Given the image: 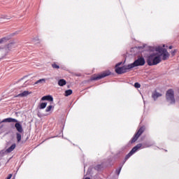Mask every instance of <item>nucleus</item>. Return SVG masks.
<instances>
[{
	"label": "nucleus",
	"mask_w": 179,
	"mask_h": 179,
	"mask_svg": "<svg viewBox=\"0 0 179 179\" xmlns=\"http://www.w3.org/2000/svg\"><path fill=\"white\" fill-rule=\"evenodd\" d=\"M1 122H15V128L17 129V132L16 133L17 142H20L22 141V134L23 132V127L20 122H18L17 120L12 117H8L3 120Z\"/></svg>",
	"instance_id": "nucleus-1"
},
{
	"label": "nucleus",
	"mask_w": 179,
	"mask_h": 179,
	"mask_svg": "<svg viewBox=\"0 0 179 179\" xmlns=\"http://www.w3.org/2000/svg\"><path fill=\"white\" fill-rule=\"evenodd\" d=\"M162 62V57L157 56V53H152L147 57V64L149 66H153V65H157Z\"/></svg>",
	"instance_id": "nucleus-2"
},
{
	"label": "nucleus",
	"mask_w": 179,
	"mask_h": 179,
	"mask_svg": "<svg viewBox=\"0 0 179 179\" xmlns=\"http://www.w3.org/2000/svg\"><path fill=\"white\" fill-rule=\"evenodd\" d=\"M146 62L143 56H138L137 59H136L132 64H129V67L132 69L136 66H143Z\"/></svg>",
	"instance_id": "nucleus-3"
},
{
	"label": "nucleus",
	"mask_w": 179,
	"mask_h": 179,
	"mask_svg": "<svg viewBox=\"0 0 179 179\" xmlns=\"http://www.w3.org/2000/svg\"><path fill=\"white\" fill-rule=\"evenodd\" d=\"M166 100L170 104H176V98L174 97V90L169 89L166 92Z\"/></svg>",
	"instance_id": "nucleus-4"
},
{
	"label": "nucleus",
	"mask_w": 179,
	"mask_h": 179,
	"mask_svg": "<svg viewBox=\"0 0 179 179\" xmlns=\"http://www.w3.org/2000/svg\"><path fill=\"white\" fill-rule=\"evenodd\" d=\"M143 148L145 147H143V145H142V143H138L136 146H134L131 149V150L125 156L124 163H125V162H127V160H128V159H129L131 156H132V155H134L136 152H138L139 149H143Z\"/></svg>",
	"instance_id": "nucleus-5"
},
{
	"label": "nucleus",
	"mask_w": 179,
	"mask_h": 179,
	"mask_svg": "<svg viewBox=\"0 0 179 179\" xmlns=\"http://www.w3.org/2000/svg\"><path fill=\"white\" fill-rule=\"evenodd\" d=\"M111 75V72L110 71H103V73H101L99 74H94L91 77V80H100V79H103V78H106V76H110Z\"/></svg>",
	"instance_id": "nucleus-6"
},
{
	"label": "nucleus",
	"mask_w": 179,
	"mask_h": 179,
	"mask_svg": "<svg viewBox=\"0 0 179 179\" xmlns=\"http://www.w3.org/2000/svg\"><path fill=\"white\" fill-rule=\"evenodd\" d=\"M145 132V126L141 127L138 131L134 134V137L131 140V143H135L136 141L139 138V136Z\"/></svg>",
	"instance_id": "nucleus-7"
},
{
	"label": "nucleus",
	"mask_w": 179,
	"mask_h": 179,
	"mask_svg": "<svg viewBox=\"0 0 179 179\" xmlns=\"http://www.w3.org/2000/svg\"><path fill=\"white\" fill-rule=\"evenodd\" d=\"M129 69H132L129 68V64H128L127 66H123L122 67H117L115 71L117 75H122V73H127Z\"/></svg>",
	"instance_id": "nucleus-8"
},
{
	"label": "nucleus",
	"mask_w": 179,
	"mask_h": 179,
	"mask_svg": "<svg viewBox=\"0 0 179 179\" xmlns=\"http://www.w3.org/2000/svg\"><path fill=\"white\" fill-rule=\"evenodd\" d=\"M16 43L15 42H11L10 43H8L6 47L4 48V51H5V55H8L10 51H12L13 48H16Z\"/></svg>",
	"instance_id": "nucleus-9"
},
{
	"label": "nucleus",
	"mask_w": 179,
	"mask_h": 179,
	"mask_svg": "<svg viewBox=\"0 0 179 179\" xmlns=\"http://www.w3.org/2000/svg\"><path fill=\"white\" fill-rule=\"evenodd\" d=\"M155 51H157V52H159V55L157 54V56H160V58H162V56L163 55V54H164V52H166V51H167V49L158 46L155 48Z\"/></svg>",
	"instance_id": "nucleus-10"
},
{
	"label": "nucleus",
	"mask_w": 179,
	"mask_h": 179,
	"mask_svg": "<svg viewBox=\"0 0 179 179\" xmlns=\"http://www.w3.org/2000/svg\"><path fill=\"white\" fill-rule=\"evenodd\" d=\"M162 96H163V94H160L159 92H157V91H155L152 94V97L155 101H156L157 99H159V97H162Z\"/></svg>",
	"instance_id": "nucleus-11"
},
{
	"label": "nucleus",
	"mask_w": 179,
	"mask_h": 179,
	"mask_svg": "<svg viewBox=\"0 0 179 179\" xmlns=\"http://www.w3.org/2000/svg\"><path fill=\"white\" fill-rule=\"evenodd\" d=\"M42 101H54V98L51 95L44 96L41 98Z\"/></svg>",
	"instance_id": "nucleus-12"
},
{
	"label": "nucleus",
	"mask_w": 179,
	"mask_h": 179,
	"mask_svg": "<svg viewBox=\"0 0 179 179\" xmlns=\"http://www.w3.org/2000/svg\"><path fill=\"white\" fill-rule=\"evenodd\" d=\"M162 61H166L169 59V57H170V54L169 53V52H167V50H166V52L162 53Z\"/></svg>",
	"instance_id": "nucleus-13"
},
{
	"label": "nucleus",
	"mask_w": 179,
	"mask_h": 179,
	"mask_svg": "<svg viewBox=\"0 0 179 179\" xmlns=\"http://www.w3.org/2000/svg\"><path fill=\"white\" fill-rule=\"evenodd\" d=\"M16 148V144H12L10 147H9L8 149H6V152L7 153H10L11 152H13Z\"/></svg>",
	"instance_id": "nucleus-14"
},
{
	"label": "nucleus",
	"mask_w": 179,
	"mask_h": 179,
	"mask_svg": "<svg viewBox=\"0 0 179 179\" xmlns=\"http://www.w3.org/2000/svg\"><path fill=\"white\" fill-rule=\"evenodd\" d=\"M29 94H30L29 91H24L23 92L17 95L16 97H26V96H29Z\"/></svg>",
	"instance_id": "nucleus-15"
},
{
	"label": "nucleus",
	"mask_w": 179,
	"mask_h": 179,
	"mask_svg": "<svg viewBox=\"0 0 179 179\" xmlns=\"http://www.w3.org/2000/svg\"><path fill=\"white\" fill-rule=\"evenodd\" d=\"M44 83H45V78H42L35 82L34 85H44Z\"/></svg>",
	"instance_id": "nucleus-16"
},
{
	"label": "nucleus",
	"mask_w": 179,
	"mask_h": 179,
	"mask_svg": "<svg viewBox=\"0 0 179 179\" xmlns=\"http://www.w3.org/2000/svg\"><path fill=\"white\" fill-rule=\"evenodd\" d=\"M10 38L9 37H3L0 38V44H5L7 41H9Z\"/></svg>",
	"instance_id": "nucleus-17"
},
{
	"label": "nucleus",
	"mask_w": 179,
	"mask_h": 179,
	"mask_svg": "<svg viewBox=\"0 0 179 179\" xmlns=\"http://www.w3.org/2000/svg\"><path fill=\"white\" fill-rule=\"evenodd\" d=\"M58 85L59 86H65V85H66V80L64 79H60L58 81Z\"/></svg>",
	"instance_id": "nucleus-18"
},
{
	"label": "nucleus",
	"mask_w": 179,
	"mask_h": 179,
	"mask_svg": "<svg viewBox=\"0 0 179 179\" xmlns=\"http://www.w3.org/2000/svg\"><path fill=\"white\" fill-rule=\"evenodd\" d=\"M0 18L6 19V20H10V19H12V17L10 15H2Z\"/></svg>",
	"instance_id": "nucleus-19"
},
{
	"label": "nucleus",
	"mask_w": 179,
	"mask_h": 179,
	"mask_svg": "<svg viewBox=\"0 0 179 179\" xmlns=\"http://www.w3.org/2000/svg\"><path fill=\"white\" fill-rule=\"evenodd\" d=\"M72 93H73L72 90H67L65 91L64 96L66 97H68V96H71V94H72Z\"/></svg>",
	"instance_id": "nucleus-20"
},
{
	"label": "nucleus",
	"mask_w": 179,
	"mask_h": 179,
	"mask_svg": "<svg viewBox=\"0 0 179 179\" xmlns=\"http://www.w3.org/2000/svg\"><path fill=\"white\" fill-rule=\"evenodd\" d=\"M47 107V102L41 103L39 106L40 110H43Z\"/></svg>",
	"instance_id": "nucleus-21"
},
{
	"label": "nucleus",
	"mask_w": 179,
	"mask_h": 179,
	"mask_svg": "<svg viewBox=\"0 0 179 179\" xmlns=\"http://www.w3.org/2000/svg\"><path fill=\"white\" fill-rule=\"evenodd\" d=\"M52 68H53V69H59V66L56 63H53L52 64Z\"/></svg>",
	"instance_id": "nucleus-22"
},
{
	"label": "nucleus",
	"mask_w": 179,
	"mask_h": 179,
	"mask_svg": "<svg viewBox=\"0 0 179 179\" xmlns=\"http://www.w3.org/2000/svg\"><path fill=\"white\" fill-rule=\"evenodd\" d=\"M101 169H102V166L101 164H98L94 167V170H96L97 171H100Z\"/></svg>",
	"instance_id": "nucleus-23"
},
{
	"label": "nucleus",
	"mask_w": 179,
	"mask_h": 179,
	"mask_svg": "<svg viewBox=\"0 0 179 179\" xmlns=\"http://www.w3.org/2000/svg\"><path fill=\"white\" fill-rule=\"evenodd\" d=\"M52 106H48L47 108H46V109H45V112L46 113H50V111H51V110L52 109Z\"/></svg>",
	"instance_id": "nucleus-24"
},
{
	"label": "nucleus",
	"mask_w": 179,
	"mask_h": 179,
	"mask_svg": "<svg viewBox=\"0 0 179 179\" xmlns=\"http://www.w3.org/2000/svg\"><path fill=\"white\" fill-rule=\"evenodd\" d=\"M122 166H121L120 168H119V169H116V174L117 175V176H120V173H121V170H122Z\"/></svg>",
	"instance_id": "nucleus-25"
},
{
	"label": "nucleus",
	"mask_w": 179,
	"mask_h": 179,
	"mask_svg": "<svg viewBox=\"0 0 179 179\" xmlns=\"http://www.w3.org/2000/svg\"><path fill=\"white\" fill-rule=\"evenodd\" d=\"M134 87H136V89H139V87H141V84L139 83H135Z\"/></svg>",
	"instance_id": "nucleus-26"
},
{
	"label": "nucleus",
	"mask_w": 179,
	"mask_h": 179,
	"mask_svg": "<svg viewBox=\"0 0 179 179\" xmlns=\"http://www.w3.org/2000/svg\"><path fill=\"white\" fill-rule=\"evenodd\" d=\"M122 65V62H120L119 63H117L116 65H115V68H120L119 66Z\"/></svg>",
	"instance_id": "nucleus-27"
},
{
	"label": "nucleus",
	"mask_w": 179,
	"mask_h": 179,
	"mask_svg": "<svg viewBox=\"0 0 179 179\" xmlns=\"http://www.w3.org/2000/svg\"><path fill=\"white\" fill-rule=\"evenodd\" d=\"M176 52H177V50H174L171 52L172 57H174V56L176 55Z\"/></svg>",
	"instance_id": "nucleus-28"
},
{
	"label": "nucleus",
	"mask_w": 179,
	"mask_h": 179,
	"mask_svg": "<svg viewBox=\"0 0 179 179\" xmlns=\"http://www.w3.org/2000/svg\"><path fill=\"white\" fill-rule=\"evenodd\" d=\"M12 173L9 174L6 179H11L12 178Z\"/></svg>",
	"instance_id": "nucleus-29"
},
{
	"label": "nucleus",
	"mask_w": 179,
	"mask_h": 179,
	"mask_svg": "<svg viewBox=\"0 0 179 179\" xmlns=\"http://www.w3.org/2000/svg\"><path fill=\"white\" fill-rule=\"evenodd\" d=\"M18 34L17 32H14V33L11 34V36H15V34Z\"/></svg>",
	"instance_id": "nucleus-30"
},
{
	"label": "nucleus",
	"mask_w": 179,
	"mask_h": 179,
	"mask_svg": "<svg viewBox=\"0 0 179 179\" xmlns=\"http://www.w3.org/2000/svg\"><path fill=\"white\" fill-rule=\"evenodd\" d=\"M2 128H3V124H1V125L0 126V129H2Z\"/></svg>",
	"instance_id": "nucleus-31"
},
{
	"label": "nucleus",
	"mask_w": 179,
	"mask_h": 179,
	"mask_svg": "<svg viewBox=\"0 0 179 179\" xmlns=\"http://www.w3.org/2000/svg\"><path fill=\"white\" fill-rule=\"evenodd\" d=\"M169 50H171V49L173 48V46H172V45H170V46L169 47Z\"/></svg>",
	"instance_id": "nucleus-32"
},
{
	"label": "nucleus",
	"mask_w": 179,
	"mask_h": 179,
	"mask_svg": "<svg viewBox=\"0 0 179 179\" xmlns=\"http://www.w3.org/2000/svg\"><path fill=\"white\" fill-rule=\"evenodd\" d=\"M150 51H154V50L153 49H150Z\"/></svg>",
	"instance_id": "nucleus-33"
},
{
	"label": "nucleus",
	"mask_w": 179,
	"mask_h": 179,
	"mask_svg": "<svg viewBox=\"0 0 179 179\" xmlns=\"http://www.w3.org/2000/svg\"><path fill=\"white\" fill-rule=\"evenodd\" d=\"M2 123H3V122H0V124H2Z\"/></svg>",
	"instance_id": "nucleus-34"
}]
</instances>
